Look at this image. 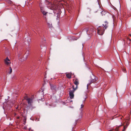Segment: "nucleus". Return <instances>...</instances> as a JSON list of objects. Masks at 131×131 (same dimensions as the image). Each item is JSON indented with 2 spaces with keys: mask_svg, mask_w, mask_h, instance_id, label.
<instances>
[{
  "mask_svg": "<svg viewBox=\"0 0 131 131\" xmlns=\"http://www.w3.org/2000/svg\"><path fill=\"white\" fill-rule=\"evenodd\" d=\"M117 130H118V129H117V128H116V130H116V131H117Z\"/></svg>",
  "mask_w": 131,
  "mask_h": 131,
  "instance_id": "412c9836",
  "label": "nucleus"
},
{
  "mask_svg": "<svg viewBox=\"0 0 131 131\" xmlns=\"http://www.w3.org/2000/svg\"><path fill=\"white\" fill-rule=\"evenodd\" d=\"M10 118V120H11V118Z\"/></svg>",
  "mask_w": 131,
  "mask_h": 131,
  "instance_id": "a878e982",
  "label": "nucleus"
},
{
  "mask_svg": "<svg viewBox=\"0 0 131 131\" xmlns=\"http://www.w3.org/2000/svg\"><path fill=\"white\" fill-rule=\"evenodd\" d=\"M4 62L5 64L7 66H9L10 64V60L7 57L4 60Z\"/></svg>",
  "mask_w": 131,
  "mask_h": 131,
  "instance_id": "0eeeda50",
  "label": "nucleus"
},
{
  "mask_svg": "<svg viewBox=\"0 0 131 131\" xmlns=\"http://www.w3.org/2000/svg\"><path fill=\"white\" fill-rule=\"evenodd\" d=\"M55 0V1H58V0ZM52 1L53 2V1H54L53 0V1ZM53 4H54V5H57L58 6V5L57 4H54V3L53 2ZM58 8V7H57V8Z\"/></svg>",
  "mask_w": 131,
  "mask_h": 131,
  "instance_id": "6ab92c4d",
  "label": "nucleus"
},
{
  "mask_svg": "<svg viewBox=\"0 0 131 131\" xmlns=\"http://www.w3.org/2000/svg\"><path fill=\"white\" fill-rule=\"evenodd\" d=\"M82 32H86L88 35L91 36L93 34H95L93 27L92 26L85 27L83 29Z\"/></svg>",
  "mask_w": 131,
  "mask_h": 131,
  "instance_id": "f03ea898",
  "label": "nucleus"
},
{
  "mask_svg": "<svg viewBox=\"0 0 131 131\" xmlns=\"http://www.w3.org/2000/svg\"><path fill=\"white\" fill-rule=\"evenodd\" d=\"M98 80V78L93 75L91 77V82L89 83L88 84L87 86V88L88 89L89 86L92 83H94Z\"/></svg>",
  "mask_w": 131,
  "mask_h": 131,
  "instance_id": "7ed1b4c3",
  "label": "nucleus"
},
{
  "mask_svg": "<svg viewBox=\"0 0 131 131\" xmlns=\"http://www.w3.org/2000/svg\"><path fill=\"white\" fill-rule=\"evenodd\" d=\"M112 130H108V131H112Z\"/></svg>",
  "mask_w": 131,
  "mask_h": 131,
  "instance_id": "4be33fe9",
  "label": "nucleus"
},
{
  "mask_svg": "<svg viewBox=\"0 0 131 131\" xmlns=\"http://www.w3.org/2000/svg\"><path fill=\"white\" fill-rule=\"evenodd\" d=\"M105 29L101 28L100 29L98 30L97 33L99 35H102L104 33Z\"/></svg>",
  "mask_w": 131,
  "mask_h": 131,
  "instance_id": "423d86ee",
  "label": "nucleus"
},
{
  "mask_svg": "<svg viewBox=\"0 0 131 131\" xmlns=\"http://www.w3.org/2000/svg\"><path fill=\"white\" fill-rule=\"evenodd\" d=\"M57 20H58L59 19V17H60V15H59V13H57Z\"/></svg>",
  "mask_w": 131,
  "mask_h": 131,
  "instance_id": "dca6fc26",
  "label": "nucleus"
},
{
  "mask_svg": "<svg viewBox=\"0 0 131 131\" xmlns=\"http://www.w3.org/2000/svg\"><path fill=\"white\" fill-rule=\"evenodd\" d=\"M129 41H131V39H129Z\"/></svg>",
  "mask_w": 131,
  "mask_h": 131,
  "instance_id": "5701e85b",
  "label": "nucleus"
},
{
  "mask_svg": "<svg viewBox=\"0 0 131 131\" xmlns=\"http://www.w3.org/2000/svg\"><path fill=\"white\" fill-rule=\"evenodd\" d=\"M66 76L69 79H70L71 78V75L70 73L66 74Z\"/></svg>",
  "mask_w": 131,
  "mask_h": 131,
  "instance_id": "4468645a",
  "label": "nucleus"
},
{
  "mask_svg": "<svg viewBox=\"0 0 131 131\" xmlns=\"http://www.w3.org/2000/svg\"><path fill=\"white\" fill-rule=\"evenodd\" d=\"M41 12L44 15H46L47 13V12H45L41 9Z\"/></svg>",
  "mask_w": 131,
  "mask_h": 131,
  "instance_id": "2eb2a0df",
  "label": "nucleus"
},
{
  "mask_svg": "<svg viewBox=\"0 0 131 131\" xmlns=\"http://www.w3.org/2000/svg\"><path fill=\"white\" fill-rule=\"evenodd\" d=\"M129 124V123L128 122L127 123H126L125 125L124 126V131L125 130L126 128H127L128 125Z\"/></svg>",
  "mask_w": 131,
  "mask_h": 131,
  "instance_id": "f8f14e48",
  "label": "nucleus"
},
{
  "mask_svg": "<svg viewBox=\"0 0 131 131\" xmlns=\"http://www.w3.org/2000/svg\"><path fill=\"white\" fill-rule=\"evenodd\" d=\"M103 28L105 29H106L108 27V23L107 21H105L104 24H103Z\"/></svg>",
  "mask_w": 131,
  "mask_h": 131,
  "instance_id": "9d476101",
  "label": "nucleus"
},
{
  "mask_svg": "<svg viewBox=\"0 0 131 131\" xmlns=\"http://www.w3.org/2000/svg\"><path fill=\"white\" fill-rule=\"evenodd\" d=\"M24 124H25L26 123V119H24Z\"/></svg>",
  "mask_w": 131,
  "mask_h": 131,
  "instance_id": "a211bd4d",
  "label": "nucleus"
},
{
  "mask_svg": "<svg viewBox=\"0 0 131 131\" xmlns=\"http://www.w3.org/2000/svg\"><path fill=\"white\" fill-rule=\"evenodd\" d=\"M9 102H8L7 103V107H11L12 105H13V104L11 103L10 104L9 103Z\"/></svg>",
  "mask_w": 131,
  "mask_h": 131,
  "instance_id": "ddd939ff",
  "label": "nucleus"
},
{
  "mask_svg": "<svg viewBox=\"0 0 131 131\" xmlns=\"http://www.w3.org/2000/svg\"><path fill=\"white\" fill-rule=\"evenodd\" d=\"M9 68H10V71L9 72V73L10 74L12 72V70L11 67H10Z\"/></svg>",
  "mask_w": 131,
  "mask_h": 131,
  "instance_id": "f3484780",
  "label": "nucleus"
},
{
  "mask_svg": "<svg viewBox=\"0 0 131 131\" xmlns=\"http://www.w3.org/2000/svg\"><path fill=\"white\" fill-rule=\"evenodd\" d=\"M61 11H60V12H59V13H61Z\"/></svg>",
  "mask_w": 131,
  "mask_h": 131,
  "instance_id": "b1692460",
  "label": "nucleus"
},
{
  "mask_svg": "<svg viewBox=\"0 0 131 131\" xmlns=\"http://www.w3.org/2000/svg\"><path fill=\"white\" fill-rule=\"evenodd\" d=\"M74 83L76 85V87L75 88H76V90L79 84V81L77 79H75V81L74 82Z\"/></svg>",
  "mask_w": 131,
  "mask_h": 131,
  "instance_id": "9b49d317",
  "label": "nucleus"
},
{
  "mask_svg": "<svg viewBox=\"0 0 131 131\" xmlns=\"http://www.w3.org/2000/svg\"><path fill=\"white\" fill-rule=\"evenodd\" d=\"M72 87H73V90L70 91H69V95L71 99H72L74 97V95L73 93L74 91L76 90V88H74V87L73 86H72Z\"/></svg>",
  "mask_w": 131,
  "mask_h": 131,
  "instance_id": "39448f33",
  "label": "nucleus"
},
{
  "mask_svg": "<svg viewBox=\"0 0 131 131\" xmlns=\"http://www.w3.org/2000/svg\"><path fill=\"white\" fill-rule=\"evenodd\" d=\"M29 54V51H27L25 53V54L24 55L23 57V60H26L27 58L28 57Z\"/></svg>",
  "mask_w": 131,
  "mask_h": 131,
  "instance_id": "6e6552de",
  "label": "nucleus"
},
{
  "mask_svg": "<svg viewBox=\"0 0 131 131\" xmlns=\"http://www.w3.org/2000/svg\"><path fill=\"white\" fill-rule=\"evenodd\" d=\"M25 98L27 101L28 105L30 106L31 105L32 103L33 102V99L34 98L33 96H32L29 98H28L27 96H26L25 97Z\"/></svg>",
  "mask_w": 131,
  "mask_h": 131,
  "instance_id": "20e7f679",
  "label": "nucleus"
},
{
  "mask_svg": "<svg viewBox=\"0 0 131 131\" xmlns=\"http://www.w3.org/2000/svg\"><path fill=\"white\" fill-rule=\"evenodd\" d=\"M53 0H46V3L47 5V7L51 9L56 10L57 9L58 6L53 4Z\"/></svg>",
  "mask_w": 131,
  "mask_h": 131,
  "instance_id": "f257e3e1",
  "label": "nucleus"
},
{
  "mask_svg": "<svg viewBox=\"0 0 131 131\" xmlns=\"http://www.w3.org/2000/svg\"><path fill=\"white\" fill-rule=\"evenodd\" d=\"M84 107V105L83 104H81V108H83Z\"/></svg>",
  "mask_w": 131,
  "mask_h": 131,
  "instance_id": "aec40b11",
  "label": "nucleus"
},
{
  "mask_svg": "<svg viewBox=\"0 0 131 131\" xmlns=\"http://www.w3.org/2000/svg\"><path fill=\"white\" fill-rule=\"evenodd\" d=\"M50 85L51 86V90L53 91V92H55L56 91V86L55 85H53L50 84Z\"/></svg>",
  "mask_w": 131,
  "mask_h": 131,
  "instance_id": "1a4fd4ad",
  "label": "nucleus"
},
{
  "mask_svg": "<svg viewBox=\"0 0 131 131\" xmlns=\"http://www.w3.org/2000/svg\"><path fill=\"white\" fill-rule=\"evenodd\" d=\"M6 103H4V105H5V104Z\"/></svg>",
  "mask_w": 131,
  "mask_h": 131,
  "instance_id": "393cba45",
  "label": "nucleus"
}]
</instances>
